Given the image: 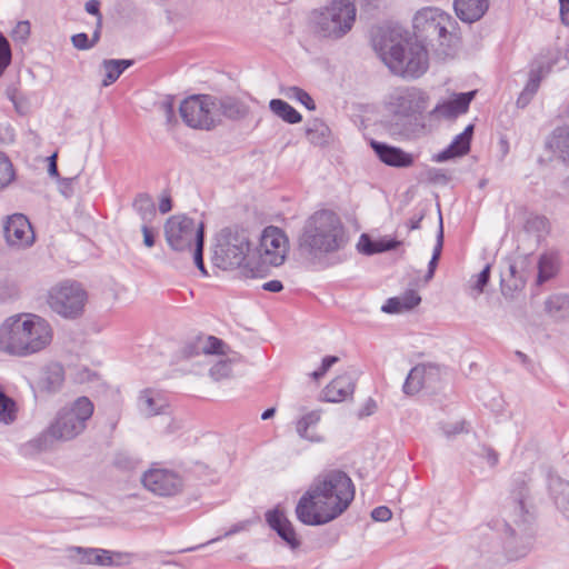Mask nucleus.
Returning <instances> with one entry per match:
<instances>
[{
	"instance_id": "obj_1",
	"label": "nucleus",
	"mask_w": 569,
	"mask_h": 569,
	"mask_svg": "<svg viewBox=\"0 0 569 569\" xmlns=\"http://www.w3.org/2000/svg\"><path fill=\"white\" fill-rule=\"evenodd\" d=\"M355 498L351 479L342 471L319 476L300 497L297 519L307 526L326 525L343 513Z\"/></svg>"
},
{
	"instance_id": "obj_2",
	"label": "nucleus",
	"mask_w": 569,
	"mask_h": 569,
	"mask_svg": "<svg viewBox=\"0 0 569 569\" xmlns=\"http://www.w3.org/2000/svg\"><path fill=\"white\" fill-rule=\"evenodd\" d=\"M54 339L51 322L40 315L20 312L6 318L0 325V351L28 358L47 351Z\"/></svg>"
},
{
	"instance_id": "obj_3",
	"label": "nucleus",
	"mask_w": 569,
	"mask_h": 569,
	"mask_svg": "<svg viewBox=\"0 0 569 569\" xmlns=\"http://www.w3.org/2000/svg\"><path fill=\"white\" fill-rule=\"evenodd\" d=\"M373 46L381 60L395 74L417 78L428 68L423 46L407 38L399 28L382 30L373 39Z\"/></svg>"
},
{
	"instance_id": "obj_4",
	"label": "nucleus",
	"mask_w": 569,
	"mask_h": 569,
	"mask_svg": "<svg viewBox=\"0 0 569 569\" xmlns=\"http://www.w3.org/2000/svg\"><path fill=\"white\" fill-rule=\"evenodd\" d=\"M93 403L87 397L62 406L54 415L48 428L30 441V447L37 451L49 450L54 441H71L82 435L93 415Z\"/></svg>"
},
{
	"instance_id": "obj_5",
	"label": "nucleus",
	"mask_w": 569,
	"mask_h": 569,
	"mask_svg": "<svg viewBox=\"0 0 569 569\" xmlns=\"http://www.w3.org/2000/svg\"><path fill=\"white\" fill-rule=\"evenodd\" d=\"M346 242V232L340 218L330 210H320L310 216L298 238L299 250L312 258L338 251Z\"/></svg>"
},
{
	"instance_id": "obj_6",
	"label": "nucleus",
	"mask_w": 569,
	"mask_h": 569,
	"mask_svg": "<svg viewBox=\"0 0 569 569\" xmlns=\"http://www.w3.org/2000/svg\"><path fill=\"white\" fill-rule=\"evenodd\" d=\"M289 252V241L284 232L273 226L267 227L259 239L252 257L243 267V277L262 278L270 267L281 266Z\"/></svg>"
},
{
	"instance_id": "obj_7",
	"label": "nucleus",
	"mask_w": 569,
	"mask_h": 569,
	"mask_svg": "<svg viewBox=\"0 0 569 569\" xmlns=\"http://www.w3.org/2000/svg\"><path fill=\"white\" fill-rule=\"evenodd\" d=\"M412 26L418 37L436 41L443 48L446 56L450 54L449 49L458 42V37L453 33L455 19L439 8L426 7L418 10L413 17Z\"/></svg>"
},
{
	"instance_id": "obj_8",
	"label": "nucleus",
	"mask_w": 569,
	"mask_h": 569,
	"mask_svg": "<svg viewBox=\"0 0 569 569\" xmlns=\"http://www.w3.org/2000/svg\"><path fill=\"white\" fill-rule=\"evenodd\" d=\"M356 7L349 0H333L311 16L313 31L329 39H339L347 34L356 21Z\"/></svg>"
},
{
	"instance_id": "obj_9",
	"label": "nucleus",
	"mask_w": 569,
	"mask_h": 569,
	"mask_svg": "<svg viewBox=\"0 0 569 569\" xmlns=\"http://www.w3.org/2000/svg\"><path fill=\"white\" fill-rule=\"evenodd\" d=\"M529 488L525 480L517 481L501 508L502 530L510 537L525 535L533 519Z\"/></svg>"
},
{
	"instance_id": "obj_10",
	"label": "nucleus",
	"mask_w": 569,
	"mask_h": 569,
	"mask_svg": "<svg viewBox=\"0 0 569 569\" xmlns=\"http://www.w3.org/2000/svg\"><path fill=\"white\" fill-rule=\"evenodd\" d=\"M251 257L250 240L246 231L224 229L219 233L214 249V261L219 268H241L243 274V267Z\"/></svg>"
},
{
	"instance_id": "obj_11",
	"label": "nucleus",
	"mask_w": 569,
	"mask_h": 569,
	"mask_svg": "<svg viewBox=\"0 0 569 569\" xmlns=\"http://www.w3.org/2000/svg\"><path fill=\"white\" fill-rule=\"evenodd\" d=\"M87 299V292L79 283L63 281L50 288L47 303L58 316L76 319L83 313Z\"/></svg>"
},
{
	"instance_id": "obj_12",
	"label": "nucleus",
	"mask_w": 569,
	"mask_h": 569,
	"mask_svg": "<svg viewBox=\"0 0 569 569\" xmlns=\"http://www.w3.org/2000/svg\"><path fill=\"white\" fill-rule=\"evenodd\" d=\"M164 237L172 250L191 251L203 240V224L186 214H174L164 223Z\"/></svg>"
},
{
	"instance_id": "obj_13",
	"label": "nucleus",
	"mask_w": 569,
	"mask_h": 569,
	"mask_svg": "<svg viewBox=\"0 0 569 569\" xmlns=\"http://www.w3.org/2000/svg\"><path fill=\"white\" fill-rule=\"evenodd\" d=\"M198 353L212 357L210 376L219 381L232 376V363L237 361L238 355L232 351L222 340L209 336L200 338L197 342Z\"/></svg>"
},
{
	"instance_id": "obj_14",
	"label": "nucleus",
	"mask_w": 569,
	"mask_h": 569,
	"mask_svg": "<svg viewBox=\"0 0 569 569\" xmlns=\"http://www.w3.org/2000/svg\"><path fill=\"white\" fill-rule=\"evenodd\" d=\"M430 98L415 87L397 88L388 96L387 109L398 118H411L421 114L429 106Z\"/></svg>"
},
{
	"instance_id": "obj_15",
	"label": "nucleus",
	"mask_w": 569,
	"mask_h": 569,
	"mask_svg": "<svg viewBox=\"0 0 569 569\" xmlns=\"http://www.w3.org/2000/svg\"><path fill=\"white\" fill-rule=\"evenodd\" d=\"M180 114L187 126L209 130L216 123L214 98L207 94L191 96L180 104Z\"/></svg>"
},
{
	"instance_id": "obj_16",
	"label": "nucleus",
	"mask_w": 569,
	"mask_h": 569,
	"mask_svg": "<svg viewBox=\"0 0 569 569\" xmlns=\"http://www.w3.org/2000/svg\"><path fill=\"white\" fill-rule=\"evenodd\" d=\"M142 486L159 497H173L183 490V479L174 470L152 467L141 476Z\"/></svg>"
},
{
	"instance_id": "obj_17",
	"label": "nucleus",
	"mask_w": 569,
	"mask_h": 569,
	"mask_svg": "<svg viewBox=\"0 0 569 569\" xmlns=\"http://www.w3.org/2000/svg\"><path fill=\"white\" fill-rule=\"evenodd\" d=\"M3 231L7 244L14 249L28 248L36 239L31 223L21 213L8 217Z\"/></svg>"
},
{
	"instance_id": "obj_18",
	"label": "nucleus",
	"mask_w": 569,
	"mask_h": 569,
	"mask_svg": "<svg viewBox=\"0 0 569 569\" xmlns=\"http://www.w3.org/2000/svg\"><path fill=\"white\" fill-rule=\"evenodd\" d=\"M439 375V368L433 365H418L408 373L402 390L406 395L413 396L438 381Z\"/></svg>"
},
{
	"instance_id": "obj_19",
	"label": "nucleus",
	"mask_w": 569,
	"mask_h": 569,
	"mask_svg": "<svg viewBox=\"0 0 569 569\" xmlns=\"http://www.w3.org/2000/svg\"><path fill=\"white\" fill-rule=\"evenodd\" d=\"M266 520L268 525L277 531L279 537L291 548L297 549L300 546V539L298 538L293 525L287 518L283 510L279 507L269 510L266 513Z\"/></svg>"
},
{
	"instance_id": "obj_20",
	"label": "nucleus",
	"mask_w": 569,
	"mask_h": 569,
	"mask_svg": "<svg viewBox=\"0 0 569 569\" xmlns=\"http://www.w3.org/2000/svg\"><path fill=\"white\" fill-rule=\"evenodd\" d=\"M475 94L476 91L455 93L451 99L439 102L432 109L430 116L436 118L453 119L459 114L466 113Z\"/></svg>"
},
{
	"instance_id": "obj_21",
	"label": "nucleus",
	"mask_w": 569,
	"mask_h": 569,
	"mask_svg": "<svg viewBox=\"0 0 569 569\" xmlns=\"http://www.w3.org/2000/svg\"><path fill=\"white\" fill-rule=\"evenodd\" d=\"M320 420V410H309L303 412L296 421V431L298 436L311 442L322 441L323 437L316 431V427Z\"/></svg>"
},
{
	"instance_id": "obj_22",
	"label": "nucleus",
	"mask_w": 569,
	"mask_h": 569,
	"mask_svg": "<svg viewBox=\"0 0 569 569\" xmlns=\"http://www.w3.org/2000/svg\"><path fill=\"white\" fill-rule=\"evenodd\" d=\"M371 146L379 159L388 166L409 167L413 162L412 156L399 148L379 142H372Z\"/></svg>"
},
{
	"instance_id": "obj_23",
	"label": "nucleus",
	"mask_w": 569,
	"mask_h": 569,
	"mask_svg": "<svg viewBox=\"0 0 569 569\" xmlns=\"http://www.w3.org/2000/svg\"><path fill=\"white\" fill-rule=\"evenodd\" d=\"M353 382L350 376L342 375L335 378L322 391L323 399L328 402H340L351 396Z\"/></svg>"
},
{
	"instance_id": "obj_24",
	"label": "nucleus",
	"mask_w": 569,
	"mask_h": 569,
	"mask_svg": "<svg viewBox=\"0 0 569 569\" xmlns=\"http://www.w3.org/2000/svg\"><path fill=\"white\" fill-rule=\"evenodd\" d=\"M64 382V369L58 362H51L43 369L39 387L47 393L58 392Z\"/></svg>"
},
{
	"instance_id": "obj_25",
	"label": "nucleus",
	"mask_w": 569,
	"mask_h": 569,
	"mask_svg": "<svg viewBox=\"0 0 569 569\" xmlns=\"http://www.w3.org/2000/svg\"><path fill=\"white\" fill-rule=\"evenodd\" d=\"M488 0H455L457 16L466 22L479 20L488 10Z\"/></svg>"
},
{
	"instance_id": "obj_26",
	"label": "nucleus",
	"mask_w": 569,
	"mask_h": 569,
	"mask_svg": "<svg viewBox=\"0 0 569 569\" xmlns=\"http://www.w3.org/2000/svg\"><path fill=\"white\" fill-rule=\"evenodd\" d=\"M473 132V126L469 124L465 131L456 137L452 143L436 156V161L443 162L455 157L466 154L470 149V141Z\"/></svg>"
},
{
	"instance_id": "obj_27",
	"label": "nucleus",
	"mask_w": 569,
	"mask_h": 569,
	"mask_svg": "<svg viewBox=\"0 0 569 569\" xmlns=\"http://www.w3.org/2000/svg\"><path fill=\"white\" fill-rule=\"evenodd\" d=\"M166 406L164 399L157 391L146 389L139 395L138 408L146 417L159 415Z\"/></svg>"
},
{
	"instance_id": "obj_28",
	"label": "nucleus",
	"mask_w": 569,
	"mask_h": 569,
	"mask_svg": "<svg viewBox=\"0 0 569 569\" xmlns=\"http://www.w3.org/2000/svg\"><path fill=\"white\" fill-rule=\"evenodd\" d=\"M420 301V296L415 290H409L399 297L390 298L382 307V311L387 313L408 311L418 306Z\"/></svg>"
},
{
	"instance_id": "obj_29",
	"label": "nucleus",
	"mask_w": 569,
	"mask_h": 569,
	"mask_svg": "<svg viewBox=\"0 0 569 569\" xmlns=\"http://www.w3.org/2000/svg\"><path fill=\"white\" fill-rule=\"evenodd\" d=\"M400 244L399 241L396 240H387V239H378L372 240L368 234L363 233L360 236L357 248L358 250L367 256H371L375 253L385 252L388 250H392Z\"/></svg>"
},
{
	"instance_id": "obj_30",
	"label": "nucleus",
	"mask_w": 569,
	"mask_h": 569,
	"mask_svg": "<svg viewBox=\"0 0 569 569\" xmlns=\"http://www.w3.org/2000/svg\"><path fill=\"white\" fill-rule=\"evenodd\" d=\"M550 491L557 508L569 519V482L561 478H552Z\"/></svg>"
},
{
	"instance_id": "obj_31",
	"label": "nucleus",
	"mask_w": 569,
	"mask_h": 569,
	"mask_svg": "<svg viewBox=\"0 0 569 569\" xmlns=\"http://www.w3.org/2000/svg\"><path fill=\"white\" fill-rule=\"evenodd\" d=\"M132 64V60L107 59L101 63L103 71L102 87H109L116 82L122 72Z\"/></svg>"
},
{
	"instance_id": "obj_32",
	"label": "nucleus",
	"mask_w": 569,
	"mask_h": 569,
	"mask_svg": "<svg viewBox=\"0 0 569 569\" xmlns=\"http://www.w3.org/2000/svg\"><path fill=\"white\" fill-rule=\"evenodd\" d=\"M214 109L216 123L220 121L221 116L236 119L246 113L243 106L232 98H223L220 100L214 98Z\"/></svg>"
},
{
	"instance_id": "obj_33",
	"label": "nucleus",
	"mask_w": 569,
	"mask_h": 569,
	"mask_svg": "<svg viewBox=\"0 0 569 569\" xmlns=\"http://www.w3.org/2000/svg\"><path fill=\"white\" fill-rule=\"evenodd\" d=\"M548 147L569 162V127L557 128L548 140Z\"/></svg>"
},
{
	"instance_id": "obj_34",
	"label": "nucleus",
	"mask_w": 569,
	"mask_h": 569,
	"mask_svg": "<svg viewBox=\"0 0 569 569\" xmlns=\"http://www.w3.org/2000/svg\"><path fill=\"white\" fill-rule=\"evenodd\" d=\"M542 78H543L542 68H538L536 70L530 71L529 80L517 100L518 107L525 108L530 102V100L537 92Z\"/></svg>"
},
{
	"instance_id": "obj_35",
	"label": "nucleus",
	"mask_w": 569,
	"mask_h": 569,
	"mask_svg": "<svg viewBox=\"0 0 569 569\" xmlns=\"http://www.w3.org/2000/svg\"><path fill=\"white\" fill-rule=\"evenodd\" d=\"M129 555L113 552L106 549L96 548L93 565L98 566H122L129 562Z\"/></svg>"
},
{
	"instance_id": "obj_36",
	"label": "nucleus",
	"mask_w": 569,
	"mask_h": 569,
	"mask_svg": "<svg viewBox=\"0 0 569 569\" xmlns=\"http://www.w3.org/2000/svg\"><path fill=\"white\" fill-rule=\"evenodd\" d=\"M271 111L289 123H298L301 121V114L289 103L280 99L270 101Z\"/></svg>"
},
{
	"instance_id": "obj_37",
	"label": "nucleus",
	"mask_w": 569,
	"mask_h": 569,
	"mask_svg": "<svg viewBox=\"0 0 569 569\" xmlns=\"http://www.w3.org/2000/svg\"><path fill=\"white\" fill-rule=\"evenodd\" d=\"M133 207L146 222L151 221L156 217L153 200L147 193L138 194L134 199Z\"/></svg>"
},
{
	"instance_id": "obj_38",
	"label": "nucleus",
	"mask_w": 569,
	"mask_h": 569,
	"mask_svg": "<svg viewBox=\"0 0 569 569\" xmlns=\"http://www.w3.org/2000/svg\"><path fill=\"white\" fill-rule=\"evenodd\" d=\"M501 286L503 295H511L513 291L520 290L525 286L522 277H517V270L513 264H509L508 273L501 278Z\"/></svg>"
},
{
	"instance_id": "obj_39",
	"label": "nucleus",
	"mask_w": 569,
	"mask_h": 569,
	"mask_svg": "<svg viewBox=\"0 0 569 569\" xmlns=\"http://www.w3.org/2000/svg\"><path fill=\"white\" fill-rule=\"evenodd\" d=\"M538 281L540 283L549 280L557 271L556 258L550 253H543L538 262Z\"/></svg>"
},
{
	"instance_id": "obj_40",
	"label": "nucleus",
	"mask_w": 569,
	"mask_h": 569,
	"mask_svg": "<svg viewBox=\"0 0 569 569\" xmlns=\"http://www.w3.org/2000/svg\"><path fill=\"white\" fill-rule=\"evenodd\" d=\"M284 96L289 99L299 101L309 110L316 109V104H315L312 98L305 90H302L298 87L287 88L284 90Z\"/></svg>"
},
{
	"instance_id": "obj_41",
	"label": "nucleus",
	"mask_w": 569,
	"mask_h": 569,
	"mask_svg": "<svg viewBox=\"0 0 569 569\" xmlns=\"http://www.w3.org/2000/svg\"><path fill=\"white\" fill-rule=\"evenodd\" d=\"M31 34V23L28 20L17 22L12 29L10 37L14 42L26 44Z\"/></svg>"
},
{
	"instance_id": "obj_42",
	"label": "nucleus",
	"mask_w": 569,
	"mask_h": 569,
	"mask_svg": "<svg viewBox=\"0 0 569 569\" xmlns=\"http://www.w3.org/2000/svg\"><path fill=\"white\" fill-rule=\"evenodd\" d=\"M307 134L311 141L322 143L329 134V128L320 121H313L307 128Z\"/></svg>"
},
{
	"instance_id": "obj_43",
	"label": "nucleus",
	"mask_w": 569,
	"mask_h": 569,
	"mask_svg": "<svg viewBox=\"0 0 569 569\" xmlns=\"http://www.w3.org/2000/svg\"><path fill=\"white\" fill-rule=\"evenodd\" d=\"M13 179V168L10 160L0 152V190L7 187Z\"/></svg>"
},
{
	"instance_id": "obj_44",
	"label": "nucleus",
	"mask_w": 569,
	"mask_h": 569,
	"mask_svg": "<svg viewBox=\"0 0 569 569\" xmlns=\"http://www.w3.org/2000/svg\"><path fill=\"white\" fill-rule=\"evenodd\" d=\"M490 278V264H487L478 274L473 276L470 281V288L476 291L477 295L483 292Z\"/></svg>"
},
{
	"instance_id": "obj_45",
	"label": "nucleus",
	"mask_w": 569,
	"mask_h": 569,
	"mask_svg": "<svg viewBox=\"0 0 569 569\" xmlns=\"http://www.w3.org/2000/svg\"><path fill=\"white\" fill-rule=\"evenodd\" d=\"M71 558L79 562L84 565H93V557L96 553V548H81L76 547L70 550Z\"/></svg>"
},
{
	"instance_id": "obj_46",
	"label": "nucleus",
	"mask_w": 569,
	"mask_h": 569,
	"mask_svg": "<svg viewBox=\"0 0 569 569\" xmlns=\"http://www.w3.org/2000/svg\"><path fill=\"white\" fill-rule=\"evenodd\" d=\"M99 6H100V3L98 0H90L86 3L87 12L97 17V27L92 34V42H98L100 39L102 16L99 11Z\"/></svg>"
},
{
	"instance_id": "obj_47",
	"label": "nucleus",
	"mask_w": 569,
	"mask_h": 569,
	"mask_svg": "<svg viewBox=\"0 0 569 569\" xmlns=\"http://www.w3.org/2000/svg\"><path fill=\"white\" fill-rule=\"evenodd\" d=\"M547 220L543 217L530 214L525 221L523 228L528 232L540 233L547 229Z\"/></svg>"
},
{
	"instance_id": "obj_48",
	"label": "nucleus",
	"mask_w": 569,
	"mask_h": 569,
	"mask_svg": "<svg viewBox=\"0 0 569 569\" xmlns=\"http://www.w3.org/2000/svg\"><path fill=\"white\" fill-rule=\"evenodd\" d=\"M11 62V48L9 41L0 33V74Z\"/></svg>"
},
{
	"instance_id": "obj_49",
	"label": "nucleus",
	"mask_w": 569,
	"mask_h": 569,
	"mask_svg": "<svg viewBox=\"0 0 569 569\" xmlns=\"http://www.w3.org/2000/svg\"><path fill=\"white\" fill-rule=\"evenodd\" d=\"M371 518L375 521L386 522L392 518V511L386 506H380L371 511Z\"/></svg>"
},
{
	"instance_id": "obj_50",
	"label": "nucleus",
	"mask_w": 569,
	"mask_h": 569,
	"mask_svg": "<svg viewBox=\"0 0 569 569\" xmlns=\"http://www.w3.org/2000/svg\"><path fill=\"white\" fill-rule=\"evenodd\" d=\"M73 46L79 50H86L93 47L97 42L89 41L88 36L86 33L74 34L72 38Z\"/></svg>"
},
{
	"instance_id": "obj_51",
	"label": "nucleus",
	"mask_w": 569,
	"mask_h": 569,
	"mask_svg": "<svg viewBox=\"0 0 569 569\" xmlns=\"http://www.w3.org/2000/svg\"><path fill=\"white\" fill-rule=\"evenodd\" d=\"M202 250H203V240L198 242V244H196L193 248H192V254H193V261L196 263V266L203 272L206 273V270H204V267H203V258H202Z\"/></svg>"
},
{
	"instance_id": "obj_52",
	"label": "nucleus",
	"mask_w": 569,
	"mask_h": 569,
	"mask_svg": "<svg viewBox=\"0 0 569 569\" xmlns=\"http://www.w3.org/2000/svg\"><path fill=\"white\" fill-rule=\"evenodd\" d=\"M442 244H443V227H442V217L440 214L439 216V232L437 236V244L435 247L433 254H432L433 257H436V258L440 257Z\"/></svg>"
},
{
	"instance_id": "obj_53",
	"label": "nucleus",
	"mask_w": 569,
	"mask_h": 569,
	"mask_svg": "<svg viewBox=\"0 0 569 569\" xmlns=\"http://www.w3.org/2000/svg\"><path fill=\"white\" fill-rule=\"evenodd\" d=\"M143 243L146 247L151 248L154 244V231L146 223L142 226Z\"/></svg>"
},
{
	"instance_id": "obj_54",
	"label": "nucleus",
	"mask_w": 569,
	"mask_h": 569,
	"mask_svg": "<svg viewBox=\"0 0 569 569\" xmlns=\"http://www.w3.org/2000/svg\"><path fill=\"white\" fill-rule=\"evenodd\" d=\"M171 209H172L171 197L168 193L163 192L161 194V198H160V201H159V211L161 213H167Z\"/></svg>"
},
{
	"instance_id": "obj_55",
	"label": "nucleus",
	"mask_w": 569,
	"mask_h": 569,
	"mask_svg": "<svg viewBox=\"0 0 569 569\" xmlns=\"http://www.w3.org/2000/svg\"><path fill=\"white\" fill-rule=\"evenodd\" d=\"M559 1H560L561 22L566 26H569V0H559Z\"/></svg>"
},
{
	"instance_id": "obj_56",
	"label": "nucleus",
	"mask_w": 569,
	"mask_h": 569,
	"mask_svg": "<svg viewBox=\"0 0 569 569\" xmlns=\"http://www.w3.org/2000/svg\"><path fill=\"white\" fill-rule=\"evenodd\" d=\"M262 288L270 292H280L283 289L279 280H271L262 284Z\"/></svg>"
},
{
	"instance_id": "obj_57",
	"label": "nucleus",
	"mask_w": 569,
	"mask_h": 569,
	"mask_svg": "<svg viewBox=\"0 0 569 569\" xmlns=\"http://www.w3.org/2000/svg\"><path fill=\"white\" fill-rule=\"evenodd\" d=\"M49 164H48V173L51 177L58 178V167H57V153H53L48 158Z\"/></svg>"
},
{
	"instance_id": "obj_58",
	"label": "nucleus",
	"mask_w": 569,
	"mask_h": 569,
	"mask_svg": "<svg viewBox=\"0 0 569 569\" xmlns=\"http://www.w3.org/2000/svg\"><path fill=\"white\" fill-rule=\"evenodd\" d=\"M163 109L167 114V121L172 122L174 120V111H173V102L171 99L166 100L163 103Z\"/></svg>"
},
{
	"instance_id": "obj_59",
	"label": "nucleus",
	"mask_w": 569,
	"mask_h": 569,
	"mask_svg": "<svg viewBox=\"0 0 569 569\" xmlns=\"http://www.w3.org/2000/svg\"><path fill=\"white\" fill-rule=\"evenodd\" d=\"M337 361H338V357H336V356L326 357L322 360L321 368L325 371H328L331 368V366H333Z\"/></svg>"
},
{
	"instance_id": "obj_60",
	"label": "nucleus",
	"mask_w": 569,
	"mask_h": 569,
	"mask_svg": "<svg viewBox=\"0 0 569 569\" xmlns=\"http://www.w3.org/2000/svg\"><path fill=\"white\" fill-rule=\"evenodd\" d=\"M463 429V425L460 423V422H457L455 423V426L450 427L449 426H445L443 427V430L447 435H456V433H459L460 431H462Z\"/></svg>"
},
{
	"instance_id": "obj_61",
	"label": "nucleus",
	"mask_w": 569,
	"mask_h": 569,
	"mask_svg": "<svg viewBox=\"0 0 569 569\" xmlns=\"http://www.w3.org/2000/svg\"><path fill=\"white\" fill-rule=\"evenodd\" d=\"M487 453V459L490 466H495L498 462L497 453L491 449H485Z\"/></svg>"
},
{
	"instance_id": "obj_62",
	"label": "nucleus",
	"mask_w": 569,
	"mask_h": 569,
	"mask_svg": "<svg viewBox=\"0 0 569 569\" xmlns=\"http://www.w3.org/2000/svg\"><path fill=\"white\" fill-rule=\"evenodd\" d=\"M423 219V213H421L419 217L417 218H412L409 220V228L411 230H416V229H419L420 227V222L421 220Z\"/></svg>"
},
{
	"instance_id": "obj_63",
	"label": "nucleus",
	"mask_w": 569,
	"mask_h": 569,
	"mask_svg": "<svg viewBox=\"0 0 569 569\" xmlns=\"http://www.w3.org/2000/svg\"><path fill=\"white\" fill-rule=\"evenodd\" d=\"M438 259L439 258H436L432 256V258L429 262V270H428L427 279H431L433 277V272H435Z\"/></svg>"
},
{
	"instance_id": "obj_64",
	"label": "nucleus",
	"mask_w": 569,
	"mask_h": 569,
	"mask_svg": "<svg viewBox=\"0 0 569 569\" xmlns=\"http://www.w3.org/2000/svg\"><path fill=\"white\" fill-rule=\"evenodd\" d=\"M10 99H11V101L13 102V104H14V107H16V110H17L18 112H23V107H24V106H23L22 101H19V100L17 99V97H16V92H13L12 94H10Z\"/></svg>"
}]
</instances>
